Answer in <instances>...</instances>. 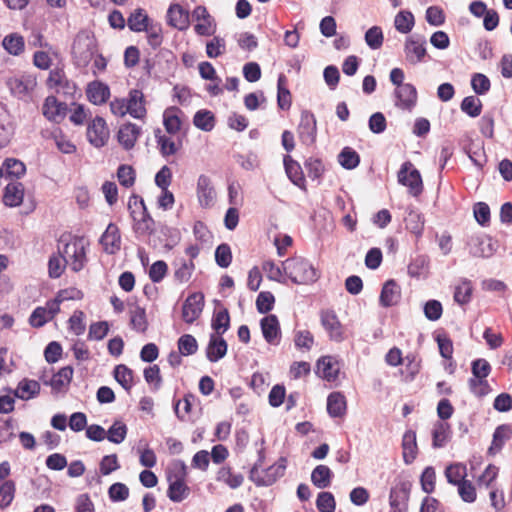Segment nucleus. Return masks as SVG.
I'll return each instance as SVG.
<instances>
[{
	"mask_svg": "<svg viewBox=\"0 0 512 512\" xmlns=\"http://www.w3.org/2000/svg\"><path fill=\"white\" fill-rule=\"evenodd\" d=\"M114 378L126 391H130L134 384V373L124 364L115 367Z\"/></svg>",
	"mask_w": 512,
	"mask_h": 512,
	"instance_id": "48",
	"label": "nucleus"
},
{
	"mask_svg": "<svg viewBox=\"0 0 512 512\" xmlns=\"http://www.w3.org/2000/svg\"><path fill=\"white\" fill-rule=\"evenodd\" d=\"M264 460V451L260 450L258 453V460L250 470V480L258 487L273 485L278 479L284 476L286 471V458L281 457L276 463L272 464L268 468L261 469L264 464Z\"/></svg>",
	"mask_w": 512,
	"mask_h": 512,
	"instance_id": "1",
	"label": "nucleus"
},
{
	"mask_svg": "<svg viewBox=\"0 0 512 512\" xmlns=\"http://www.w3.org/2000/svg\"><path fill=\"white\" fill-rule=\"evenodd\" d=\"M338 161L343 168L351 170L359 165L360 156L351 147H344L338 155Z\"/></svg>",
	"mask_w": 512,
	"mask_h": 512,
	"instance_id": "55",
	"label": "nucleus"
},
{
	"mask_svg": "<svg viewBox=\"0 0 512 512\" xmlns=\"http://www.w3.org/2000/svg\"><path fill=\"white\" fill-rule=\"evenodd\" d=\"M40 384L36 380L23 379L19 382L15 396L22 400H29L40 393Z\"/></svg>",
	"mask_w": 512,
	"mask_h": 512,
	"instance_id": "39",
	"label": "nucleus"
},
{
	"mask_svg": "<svg viewBox=\"0 0 512 512\" xmlns=\"http://www.w3.org/2000/svg\"><path fill=\"white\" fill-rule=\"evenodd\" d=\"M117 179L121 186L131 188L136 181V172L132 166L122 164L117 169Z\"/></svg>",
	"mask_w": 512,
	"mask_h": 512,
	"instance_id": "58",
	"label": "nucleus"
},
{
	"mask_svg": "<svg viewBox=\"0 0 512 512\" xmlns=\"http://www.w3.org/2000/svg\"><path fill=\"white\" fill-rule=\"evenodd\" d=\"M197 400L196 396L192 393L184 395L183 399L175 403L174 410L177 418L181 421L187 420L192 411L193 403Z\"/></svg>",
	"mask_w": 512,
	"mask_h": 512,
	"instance_id": "46",
	"label": "nucleus"
},
{
	"mask_svg": "<svg viewBox=\"0 0 512 512\" xmlns=\"http://www.w3.org/2000/svg\"><path fill=\"white\" fill-rule=\"evenodd\" d=\"M2 168L5 169L7 176H13L16 178H20L26 172L24 163L15 158H7L4 161Z\"/></svg>",
	"mask_w": 512,
	"mask_h": 512,
	"instance_id": "62",
	"label": "nucleus"
},
{
	"mask_svg": "<svg viewBox=\"0 0 512 512\" xmlns=\"http://www.w3.org/2000/svg\"><path fill=\"white\" fill-rule=\"evenodd\" d=\"M167 24L180 31L186 30L190 24V14L178 3L170 4L167 10Z\"/></svg>",
	"mask_w": 512,
	"mask_h": 512,
	"instance_id": "20",
	"label": "nucleus"
},
{
	"mask_svg": "<svg viewBox=\"0 0 512 512\" xmlns=\"http://www.w3.org/2000/svg\"><path fill=\"white\" fill-rule=\"evenodd\" d=\"M285 75L281 74L277 82V104L282 110H288L292 104V96L290 91L285 87L286 84Z\"/></svg>",
	"mask_w": 512,
	"mask_h": 512,
	"instance_id": "49",
	"label": "nucleus"
},
{
	"mask_svg": "<svg viewBox=\"0 0 512 512\" xmlns=\"http://www.w3.org/2000/svg\"><path fill=\"white\" fill-rule=\"evenodd\" d=\"M203 307L204 295L202 293L196 292L189 295L182 306V319L186 323L192 324L200 317Z\"/></svg>",
	"mask_w": 512,
	"mask_h": 512,
	"instance_id": "15",
	"label": "nucleus"
},
{
	"mask_svg": "<svg viewBox=\"0 0 512 512\" xmlns=\"http://www.w3.org/2000/svg\"><path fill=\"white\" fill-rule=\"evenodd\" d=\"M512 437V427L509 424L499 425L494 433L491 446L488 452L490 454H496L503 448L506 441Z\"/></svg>",
	"mask_w": 512,
	"mask_h": 512,
	"instance_id": "35",
	"label": "nucleus"
},
{
	"mask_svg": "<svg viewBox=\"0 0 512 512\" xmlns=\"http://www.w3.org/2000/svg\"><path fill=\"white\" fill-rule=\"evenodd\" d=\"M347 409L346 398L341 392H332L327 398V411L331 417H342Z\"/></svg>",
	"mask_w": 512,
	"mask_h": 512,
	"instance_id": "37",
	"label": "nucleus"
},
{
	"mask_svg": "<svg viewBox=\"0 0 512 512\" xmlns=\"http://www.w3.org/2000/svg\"><path fill=\"white\" fill-rule=\"evenodd\" d=\"M155 138L158 149L163 157L175 155L182 149V141L180 139L173 140L170 136L162 134L160 129L155 132Z\"/></svg>",
	"mask_w": 512,
	"mask_h": 512,
	"instance_id": "30",
	"label": "nucleus"
},
{
	"mask_svg": "<svg viewBox=\"0 0 512 512\" xmlns=\"http://www.w3.org/2000/svg\"><path fill=\"white\" fill-rule=\"evenodd\" d=\"M401 298L400 286L395 280L390 279L386 281L382 287L379 302L383 307H391L396 305Z\"/></svg>",
	"mask_w": 512,
	"mask_h": 512,
	"instance_id": "29",
	"label": "nucleus"
},
{
	"mask_svg": "<svg viewBox=\"0 0 512 512\" xmlns=\"http://www.w3.org/2000/svg\"><path fill=\"white\" fill-rule=\"evenodd\" d=\"M193 17L196 20L195 32L200 36H211L216 31V23L205 6H197L193 10Z\"/></svg>",
	"mask_w": 512,
	"mask_h": 512,
	"instance_id": "16",
	"label": "nucleus"
},
{
	"mask_svg": "<svg viewBox=\"0 0 512 512\" xmlns=\"http://www.w3.org/2000/svg\"><path fill=\"white\" fill-rule=\"evenodd\" d=\"M173 265L175 267L173 275L175 281L180 284L187 283L195 270L194 261L180 258L177 259Z\"/></svg>",
	"mask_w": 512,
	"mask_h": 512,
	"instance_id": "36",
	"label": "nucleus"
},
{
	"mask_svg": "<svg viewBox=\"0 0 512 512\" xmlns=\"http://www.w3.org/2000/svg\"><path fill=\"white\" fill-rule=\"evenodd\" d=\"M473 294L472 282L468 279H463L454 288L453 299L454 301L463 306L471 301Z\"/></svg>",
	"mask_w": 512,
	"mask_h": 512,
	"instance_id": "41",
	"label": "nucleus"
},
{
	"mask_svg": "<svg viewBox=\"0 0 512 512\" xmlns=\"http://www.w3.org/2000/svg\"><path fill=\"white\" fill-rule=\"evenodd\" d=\"M185 114L184 112L176 107L171 106L163 112V125L166 132L170 135H177L183 129L185 125Z\"/></svg>",
	"mask_w": 512,
	"mask_h": 512,
	"instance_id": "18",
	"label": "nucleus"
},
{
	"mask_svg": "<svg viewBox=\"0 0 512 512\" xmlns=\"http://www.w3.org/2000/svg\"><path fill=\"white\" fill-rule=\"evenodd\" d=\"M86 246L87 243L84 237L80 236H71L69 241L66 242L62 251V258L72 271L79 272L85 267L87 263Z\"/></svg>",
	"mask_w": 512,
	"mask_h": 512,
	"instance_id": "5",
	"label": "nucleus"
},
{
	"mask_svg": "<svg viewBox=\"0 0 512 512\" xmlns=\"http://www.w3.org/2000/svg\"><path fill=\"white\" fill-rule=\"evenodd\" d=\"M128 210L133 219V230L141 236L152 235L155 228V221L148 212L143 198L137 194H132L128 200Z\"/></svg>",
	"mask_w": 512,
	"mask_h": 512,
	"instance_id": "2",
	"label": "nucleus"
},
{
	"mask_svg": "<svg viewBox=\"0 0 512 512\" xmlns=\"http://www.w3.org/2000/svg\"><path fill=\"white\" fill-rule=\"evenodd\" d=\"M320 321L323 328L328 333L330 340L335 342H341L345 339L344 328L334 311H321Z\"/></svg>",
	"mask_w": 512,
	"mask_h": 512,
	"instance_id": "12",
	"label": "nucleus"
},
{
	"mask_svg": "<svg viewBox=\"0 0 512 512\" xmlns=\"http://www.w3.org/2000/svg\"><path fill=\"white\" fill-rule=\"evenodd\" d=\"M227 353V343L221 336L211 335L206 356L210 362H217Z\"/></svg>",
	"mask_w": 512,
	"mask_h": 512,
	"instance_id": "34",
	"label": "nucleus"
},
{
	"mask_svg": "<svg viewBox=\"0 0 512 512\" xmlns=\"http://www.w3.org/2000/svg\"><path fill=\"white\" fill-rule=\"evenodd\" d=\"M73 377V368L71 366L62 367L50 380V386L53 390L59 392L63 387L68 386Z\"/></svg>",
	"mask_w": 512,
	"mask_h": 512,
	"instance_id": "45",
	"label": "nucleus"
},
{
	"mask_svg": "<svg viewBox=\"0 0 512 512\" xmlns=\"http://www.w3.org/2000/svg\"><path fill=\"white\" fill-rule=\"evenodd\" d=\"M397 31L403 34L409 33L414 26V16L410 11H400L394 20Z\"/></svg>",
	"mask_w": 512,
	"mask_h": 512,
	"instance_id": "57",
	"label": "nucleus"
},
{
	"mask_svg": "<svg viewBox=\"0 0 512 512\" xmlns=\"http://www.w3.org/2000/svg\"><path fill=\"white\" fill-rule=\"evenodd\" d=\"M445 476L450 484L459 486L462 482L466 481V466L460 463L451 464L446 468Z\"/></svg>",
	"mask_w": 512,
	"mask_h": 512,
	"instance_id": "50",
	"label": "nucleus"
},
{
	"mask_svg": "<svg viewBox=\"0 0 512 512\" xmlns=\"http://www.w3.org/2000/svg\"><path fill=\"white\" fill-rule=\"evenodd\" d=\"M395 106L401 110L412 111L418 100L416 87L411 83L395 88Z\"/></svg>",
	"mask_w": 512,
	"mask_h": 512,
	"instance_id": "14",
	"label": "nucleus"
},
{
	"mask_svg": "<svg viewBox=\"0 0 512 512\" xmlns=\"http://www.w3.org/2000/svg\"><path fill=\"white\" fill-rule=\"evenodd\" d=\"M99 242L105 253L116 254L121 249V234L118 226L115 223H109Z\"/></svg>",
	"mask_w": 512,
	"mask_h": 512,
	"instance_id": "19",
	"label": "nucleus"
},
{
	"mask_svg": "<svg viewBox=\"0 0 512 512\" xmlns=\"http://www.w3.org/2000/svg\"><path fill=\"white\" fill-rule=\"evenodd\" d=\"M451 426L444 421H437L432 430V446L442 448L450 438Z\"/></svg>",
	"mask_w": 512,
	"mask_h": 512,
	"instance_id": "38",
	"label": "nucleus"
},
{
	"mask_svg": "<svg viewBox=\"0 0 512 512\" xmlns=\"http://www.w3.org/2000/svg\"><path fill=\"white\" fill-rule=\"evenodd\" d=\"M178 350L184 356H190L197 352L198 343L196 338L191 334L182 335L177 341Z\"/></svg>",
	"mask_w": 512,
	"mask_h": 512,
	"instance_id": "59",
	"label": "nucleus"
},
{
	"mask_svg": "<svg viewBox=\"0 0 512 512\" xmlns=\"http://www.w3.org/2000/svg\"><path fill=\"white\" fill-rule=\"evenodd\" d=\"M97 41L86 32L76 35L72 45V58L77 67H87L97 53Z\"/></svg>",
	"mask_w": 512,
	"mask_h": 512,
	"instance_id": "4",
	"label": "nucleus"
},
{
	"mask_svg": "<svg viewBox=\"0 0 512 512\" xmlns=\"http://www.w3.org/2000/svg\"><path fill=\"white\" fill-rule=\"evenodd\" d=\"M196 192L202 207L209 208L214 204L216 192L208 176L202 174L198 177Z\"/></svg>",
	"mask_w": 512,
	"mask_h": 512,
	"instance_id": "22",
	"label": "nucleus"
},
{
	"mask_svg": "<svg viewBox=\"0 0 512 512\" xmlns=\"http://www.w3.org/2000/svg\"><path fill=\"white\" fill-rule=\"evenodd\" d=\"M24 198V186L21 182L12 181L5 187L3 194V202L6 206L17 207Z\"/></svg>",
	"mask_w": 512,
	"mask_h": 512,
	"instance_id": "31",
	"label": "nucleus"
},
{
	"mask_svg": "<svg viewBox=\"0 0 512 512\" xmlns=\"http://www.w3.org/2000/svg\"><path fill=\"white\" fill-rule=\"evenodd\" d=\"M261 331L264 339L271 345H278L281 339L279 320L276 315L270 314L260 321Z\"/></svg>",
	"mask_w": 512,
	"mask_h": 512,
	"instance_id": "21",
	"label": "nucleus"
},
{
	"mask_svg": "<svg viewBox=\"0 0 512 512\" xmlns=\"http://www.w3.org/2000/svg\"><path fill=\"white\" fill-rule=\"evenodd\" d=\"M425 44L426 41L424 39L407 38L404 46L406 60L411 64L422 62L427 54Z\"/></svg>",
	"mask_w": 512,
	"mask_h": 512,
	"instance_id": "24",
	"label": "nucleus"
},
{
	"mask_svg": "<svg viewBox=\"0 0 512 512\" xmlns=\"http://www.w3.org/2000/svg\"><path fill=\"white\" fill-rule=\"evenodd\" d=\"M274 303V295L269 291H262L258 294L256 299L257 311L261 314H266L273 309Z\"/></svg>",
	"mask_w": 512,
	"mask_h": 512,
	"instance_id": "64",
	"label": "nucleus"
},
{
	"mask_svg": "<svg viewBox=\"0 0 512 512\" xmlns=\"http://www.w3.org/2000/svg\"><path fill=\"white\" fill-rule=\"evenodd\" d=\"M284 274L296 284H310L318 279L317 270L303 257L295 256L282 262Z\"/></svg>",
	"mask_w": 512,
	"mask_h": 512,
	"instance_id": "3",
	"label": "nucleus"
},
{
	"mask_svg": "<svg viewBox=\"0 0 512 512\" xmlns=\"http://www.w3.org/2000/svg\"><path fill=\"white\" fill-rule=\"evenodd\" d=\"M285 172L289 180L303 191H307L306 179L301 165L290 155L283 158Z\"/></svg>",
	"mask_w": 512,
	"mask_h": 512,
	"instance_id": "23",
	"label": "nucleus"
},
{
	"mask_svg": "<svg viewBox=\"0 0 512 512\" xmlns=\"http://www.w3.org/2000/svg\"><path fill=\"white\" fill-rule=\"evenodd\" d=\"M333 473L326 465H318L311 473V481L317 488L324 489L330 486Z\"/></svg>",
	"mask_w": 512,
	"mask_h": 512,
	"instance_id": "40",
	"label": "nucleus"
},
{
	"mask_svg": "<svg viewBox=\"0 0 512 512\" xmlns=\"http://www.w3.org/2000/svg\"><path fill=\"white\" fill-rule=\"evenodd\" d=\"M461 110L470 117H477L481 114L482 103L475 96H467L461 102Z\"/></svg>",
	"mask_w": 512,
	"mask_h": 512,
	"instance_id": "61",
	"label": "nucleus"
},
{
	"mask_svg": "<svg viewBox=\"0 0 512 512\" xmlns=\"http://www.w3.org/2000/svg\"><path fill=\"white\" fill-rule=\"evenodd\" d=\"M86 95L91 103L95 105H101L108 100L110 96V90L107 85L99 81H93L88 84Z\"/></svg>",
	"mask_w": 512,
	"mask_h": 512,
	"instance_id": "33",
	"label": "nucleus"
},
{
	"mask_svg": "<svg viewBox=\"0 0 512 512\" xmlns=\"http://www.w3.org/2000/svg\"><path fill=\"white\" fill-rule=\"evenodd\" d=\"M128 114L133 118L143 119L146 116L147 110L145 107V99L142 91L138 89L130 90L128 98L126 99Z\"/></svg>",
	"mask_w": 512,
	"mask_h": 512,
	"instance_id": "27",
	"label": "nucleus"
},
{
	"mask_svg": "<svg viewBox=\"0 0 512 512\" xmlns=\"http://www.w3.org/2000/svg\"><path fill=\"white\" fill-rule=\"evenodd\" d=\"M187 471L183 463L176 465L174 471L169 473L167 480L169 487L167 496L172 502H182L190 495V487L186 484Z\"/></svg>",
	"mask_w": 512,
	"mask_h": 512,
	"instance_id": "6",
	"label": "nucleus"
},
{
	"mask_svg": "<svg viewBox=\"0 0 512 512\" xmlns=\"http://www.w3.org/2000/svg\"><path fill=\"white\" fill-rule=\"evenodd\" d=\"M297 134L300 142L305 146H313L316 143L317 121L312 112L308 110L301 112Z\"/></svg>",
	"mask_w": 512,
	"mask_h": 512,
	"instance_id": "10",
	"label": "nucleus"
},
{
	"mask_svg": "<svg viewBox=\"0 0 512 512\" xmlns=\"http://www.w3.org/2000/svg\"><path fill=\"white\" fill-rule=\"evenodd\" d=\"M212 328L218 336H222L230 327V316L226 308L216 311L212 317Z\"/></svg>",
	"mask_w": 512,
	"mask_h": 512,
	"instance_id": "52",
	"label": "nucleus"
},
{
	"mask_svg": "<svg viewBox=\"0 0 512 512\" xmlns=\"http://www.w3.org/2000/svg\"><path fill=\"white\" fill-rule=\"evenodd\" d=\"M398 182L409 189V193L417 197L423 192V181L418 169L410 161L401 165L397 174Z\"/></svg>",
	"mask_w": 512,
	"mask_h": 512,
	"instance_id": "7",
	"label": "nucleus"
},
{
	"mask_svg": "<svg viewBox=\"0 0 512 512\" xmlns=\"http://www.w3.org/2000/svg\"><path fill=\"white\" fill-rule=\"evenodd\" d=\"M50 138L53 139L59 151L65 154H72L76 151V146L63 134L60 128H55L50 132Z\"/></svg>",
	"mask_w": 512,
	"mask_h": 512,
	"instance_id": "47",
	"label": "nucleus"
},
{
	"mask_svg": "<svg viewBox=\"0 0 512 512\" xmlns=\"http://www.w3.org/2000/svg\"><path fill=\"white\" fill-rule=\"evenodd\" d=\"M50 88L55 89L57 93L65 95H74L77 91L76 84L68 79L63 69L56 68L51 70L47 79Z\"/></svg>",
	"mask_w": 512,
	"mask_h": 512,
	"instance_id": "13",
	"label": "nucleus"
},
{
	"mask_svg": "<svg viewBox=\"0 0 512 512\" xmlns=\"http://www.w3.org/2000/svg\"><path fill=\"white\" fill-rule=\"evenodd\" d=\"M130 325L137 332H145L148 326L145 309L140 306H134L129 310Z\"/></svg>",
	"mask_w": 512,
	"mask_h": 512,
	"instance_id": "51",
	"label": "nucleus"
},
{
	"mask_svg": "<svg viewBox=\"0 0 512 512\" xmlns=\"http://www.w3.org/2000/svg\"><path fill=\"white\" fill-rule=\"evenodd\" d=\"M150 23L147 13L141 8L132 12L127 20L129 29L134 32H142Z\"/></svg>",
	"mask_w": 512,
	"mask_h": 512,
	"instance_id": "44",
	"label": "nucleus"
},
{
	"mask_svg": "<svg viewBox=\"0 0 512 512\" xmlns=\"http://www.w3.org/2000/svg\"><path fill=\"white\" fill-rule=\"evenodd\" d=\"M141 129L134 123L123 124L117 133V140L125 150L132 149L140 136Z\"/></svg>",
	"mask_w": 512,
	"mask_h": 512,
	"instance_id": "25",
	"label": "nucleus"
},
{
	"mask_svg": "<svg viewBox=\"0 0 512 512\" xmlns=\"http://www.w3.org/2000/svg\"><path fill=\"white\" fill-rule=\"evenodd\" d=\"M316 507L319 512H335L336 502L331 492H320L316 499Z\"/></svg>",
	"mask_w": 512,
	"mask_h": 512,
	"instance_id": "63",
	"label": "nucleus"
},
{
	"mask_svg": "<svg viewBox=\"0 0 512 512\" xmlns=\"http://www.w3.org/2000/svg\"><path fill=\"white\" fill-rule=\"evenodd\" d=\"M146 32L147 42L153 48L156 49L163 43V30L159 23H150L143 30Z\"/></svg>",
	"mask_w": 512,
	"mask_h": 512,
	"instance_id": "56",
	"label": "nucleus"
},
{
	"mask_svg": "<svg viewBox=\"0 0 512 512\" xmlns=\"http://www.w3.org/2000/svg\"><path fill=\"white\" fill-rule=\"evenodd\" d=\"M340 367L332 356H323L317 361V374L328 382L337 380Z\"/></svg>",
	"mask_w": 512,
	"mask_h": 512,
	"instance_id": "26",
	"label": "nucleus"
},
{
	"mask_svg": "<svg viewBox=\"0 0 512 512\" xmlns=\"http://www.w3.org/2000/svg\"><path fill=\"white\" fill-rule=\"evenodd\" d=\"M403 461L405 464H411L418 454V445L416 441V432L407 430L402 438Z\"/></svg>",
	"mask_w": 512,
	"mask_h": 512,
	"instance_id": "32",
	"label": "nucleus"
},
{
	"mask_svg": "<svg viewBox=\"0 0 512 512\" xmlns=\"http://www.w3.org/2000/svg\"><path fill=\"white\" fill-rule=\"evenodd\" d=\"M65 298H68V296H64L62 293L58 299L47 301L44 307L35 308L29 317L30 325L34 328H40L51 321L59 313L60 304L65 301Z\"/></svg>",
	"mask_w": 512,
	"mask_h": 512,
	"instance_id": "8",
	"label": "nucleus"
},
{
	"mask_svg": "<svg viewBox=\"0 0 512 512\" xmlns=\"http://www.w3.org/2000/svg\"><path fill=\"white\" fill-rule=\"evenodd\" d=\"M409 493V485L405 482L391 488L389 494L391 512H407Z\"/></svg>",
	"mask_w": 512,
	"mask_h": 512,
	"instance_id": "17",
	"label": "nucleus"
},
{
	"mask_svg": "<svg viewBox=\"0 0 512 512\" xmlns=\"http://www.w3.org/2000/svg\"><path fill=\"white\" fill-rule=\"evenodd\" d=\"M468 386L471 393L479 398L488 395L492 391V388L486 378H470L468 380Z\"/></svg>",
	"mask_w": 512,
	"mask_h": 512,
	"instance_id": "60",
	"label": "nucleus"
},
{
	"mask_svg": "<svg viewBox=\"0 0 512 512\" xmlns=\"http://www.w3.org/2000/svg\"><path fill=\"white\" fill-rule=\"evenodd\" d=\"M16 484L13 480H6L0 484V509L9 507L15 498Z\"/></svg>",
	"mask_w": 512,
	"mask_h": 512,
	"instance_id": "54",
	"label": "nucleus"
},
{
	"mask_svg": "<svg viewBox=\"0 0 512 512\" xmlns=\"http://www.w3.org/2000/svg\"><path fill=\"white\" fill-rule=\"evenodd\" d=\"M217 480L236 489L242 485L244 478L241 474H235L230 467H222L217 473Z\"/></svg>",
	"mask_w": 512,
	"mask_h": 512,
	"instance_id": "53",
	"label": "nucleus"
},
{
	"mask_svg": "<svg viewBox=\"0 0 512 512\" xmlns=\"http://www.w3.org/2000/svg\"><path fill=\"white\" fill-rule=\"evenodd\" d=\"M2 45L4 49L11 55L18 56L24 52L25 42L23 36L12 33L3 39Z\"/></svg>",
	"mask_w": 512,
	"mask_h": 512,
	"instance_id": "43",
	"label": "nucleus"
},
{
	"mask_svg": "<svg viewBox=\"0 0 512 512\" xmlns=\"http://www.w3.org/2000/svg\"><path fill=\"white\" fill-rule=\"evenodd\" d=\"M86 135L92 146L96 148L105 146L110 138V130L105 119L101 116L93 118L88 123Z\"/></svg>",
	"mask_w": 512,
	"mask_h": 512,
	"instance_id": "11",
	"label": "nucleus"
},
{
	"mask_svg": "<svg viewBox=\"0 0 512 512\" xmlns=\"http://www.w3.org/2000/svg\"><path fill=\"white\" fill-rule=\"evenodd\" d=\"M66 109V104L59 102L54 96H48L43 103L42 112L48 120L59 123L65 117Z\"/></svg>",
	"mask_w": 512,
	"mask_h": 512,
	"instance_id": "28",
	"label": "nucleus"
},
{
	"mask_svg": "<svg viewBox=\"0 0 512 512\" xmlns=\"http://www.w3.org/2000/svg\"><path fill=\"white\" fill-rule=\"evenodd\" d=\"M215 116L207 109L197 111L193 117V124L200 130L209 132L215 127Z\"/></svg>",
	"mask_w": 512,
	"mask_h": 512,
	"instance_id": "42",
	"label": "nucleus"
},
{
	"mask_svg": "<svg viewBox=\"0 0 512 512\" xmlns=\"http://www.w3.org/2000/svg\"><path fill=\"white\" fill-rule=\"evenodd\" d=\"M6 85L15 97L23 99L29 96L36 88L37 79L33 74L23 73L9 77Z\"/></svg>",
	"mask_w": 512,
	"mask_h": 512,
	"instance_id": "9",
	"label": "nucleus"
}]
</instances>
